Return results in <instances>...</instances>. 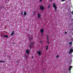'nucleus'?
Returning a JSON list of instances; mask_svg holds the SVG:
<instances>
[{"label":"nucleus","instance_id":"1","mask_svg":"<svg viewBox=\"0 0 73 73\" xmlns=\"http://www.w3.org/2000/svg\"><path fill=\"white\" fill-rule=\"evenodd\" d=\"M53 7H54L55 11H57V6L56 5L55 3L53 4Z\"/></svg>","mask_w":73,"mask_h":73},{"label":"nucleus","instance_id":"2","mask_svg":"<svg viewBox=\"0 0 73 73\" xmlns=\"http://www.w3.org/2000/svg\"><path fill=\"white\" fill-rule=\"evenodd\" d=\"M39 56H41V53H42V52L40 51H39L37 52Z\"/></svg>","mask_w":73,"mask_h":73},{"label":"nucleus","instance_id":"3","mask_svg":"<svg viewBox=\"0 0 73 73\" xmlns=\"http://www.w3.org/2000/svg\"><path fill=\"white\" fill-rule=\"evenodd\" d=\"M72 52H73V48H71L70 50V52H69V54H70L71 53H72Z\"/></svg>","mask_w":73,"mask_h":73},{"label":"nucleus","instance_id":"4","mask_svg":"<svg viewBox=\"0 0 73 73\" xmlns=\"http://www.w3.org/2000/svg\"><path fill=\"white\" fill-rule=\"evenodd\" d=\"M40 8L41 10H44V7L42 6H40Z\"/></svg>","mask_w":73,"mask_h":73},{"label":"nucleus","instance_id":"5","mask_svg":"<svg viewBox=\"0 0 73 73\" xmlns=\"http://www.w3.org/2000/svg\"><path fill=\"white\" fill-rule=\"evenodd\" d=\"M37 15H38V18H40V17H41V15L39 13H38Z\"/></svg>","mask_w":73,"mask_h":73},{"label":"nucleus","instance_id":"6","mask_svg":"<svg viewBox=\"0 0 73 73\" xmlns=\"http://www.w3.org/2000/svg\"><path fill=\"white\" fill-rule=\"evenodd\" d=\"M72 68V66L70 67V68L69 69V73H70V70H71V68Z\"/></svg>","mask_w":73,"mask_h":73},{"label":"nucleus","instance_id":"7","mask_svg":"<svg viewBox=\"0 0 73 73\" xmlns=\"http://www.w3.org/2000/svg\"><path fill=\"white\" fill-rule=\"evenodd\" d=\"M26 53L27 54H28V53H29V50H26Z\"/></svg>","mask_w":73,"mask_h":73},{"label":"nucleus","instance_id":"8","mask_svg":"<svg viewBox=\"0 0 73 73\" xmlns=\"http://www.w3.org/2000/svg\"><path fill=\"white\" fill-rule=\"evenodd\" d=\"M40 32L42 33L44 32V29H42L40 30Z\"/></svg>","mask_w":73,"mask_h":73},{"label":"nucleus","instance_id":"9","mask_svg":"<svg viewBox=\"0 0 73 73\" xmlns=\"http://www.w3.org/2000/svg\"><path fill=\"white\" fill-rule=\"evenodd\" d=\"M33 46V43H31L30 44V47H32V46Z\"/></svg>","mask_w":73,"mask_h":73},{"label":"nucleus","instance_id":"10","mask_svg":"<svg viewBox=\"0 0 73 73\" xmlns=\"http://www.w3.org/2000/svg\"><path fill=\"white\" fill-rule=\"evenodd\" d=\"M24 16H26L27 15V12L25 11H24Z\"/></svg>","mask_w":73,"mask_h":73},{"label":"nucleus","instance_id":"11","mask_svg":"<svg viewBox=\"0 0 73 73\" xmlns=\"http://www.w3.org/2000/svg\"><path fill=\"white\" fill-rule=\"evenodd\" d=\"M13 35H14V32L13 31L12 33L11 34V36H13Z\"/></svg>","mask_w":73,"mask_h":73},{"label":"nucleus","instance_id":"12","mask_svg":"<svg viewBox=\"0 0 73 73\" xmlns=\"http://www.w3.org/2000/svg\"><path fill=\"white\" fill-rule=\"evenodd\" d=\"M3 37H6V38H8V36H7V35L4 36Z\"/></svg>","mask_w":73,"mask_h":73},{"label":"nucleus","instance_id":"13","mask_svg":"<svg viewBox=\"0 0 73 73\" xmlns=\"http://www.w3.org/2000/svg\"><path fill=\"white\" fill-rule=\"evenodd\" d=\"M29 38H30V40L32 39V36L31 35L30 36H29Z\"/></svg>","mask_w":73,"mask_h":73},{"label":"nucleus","instance_id":"14","mask_svg":"<svg viewBox=\"0 0 73 73\" xmlns=\"http://www.w3.org/2000/svg\"><path fill=\"white\" fill-rule=\"evenodd\" d=\"M47 36V38L48 39V35H47L46 36Z\"/></svg>","mask_w":73,"mask_h":73},{"label":"nucleus","instance_id":"15","mask_svg":"<svg viewBox=\"0 0 73 73\" xmlns=\"http://www.w3.org/2000/svg\"><path fill=\"white\" fill-rule=\"evenodd\" d=\"M50 4L49 5H48V9H49V8H50Z\"/></svg>","mask_w":73,"mask_h":73},{"label":"nucleus","instance_id":"16","mask_svg":"<svg viewBox=\"0 0 73 73\" xmlns=\"http://www.w3.org/2000/svg\"><path fill=\"white\" fill-rule=\"evenodd\" d=\"M23 12H21V15L23 16Z\"/></svg>","mask_w":73,"mask_h":73},{"label":"nucleus","instance_id":"17","mask_svg":"<svg viewBox=\"0 0 73 73\" xmlns=\"http://www.w3.org/2000/svg\"><path fill=\"white\" fill-rule=\"evenodd\" d=\"M48 46H46V50H48Z\"/></svg>","mask_w":73,"mask_h":73},{"label":"nucleus","instance_id":"18","mask_svg":"<svg viewBox=\"0 0 73 73\" xmlns=\"http://www.w3.org/2000/svg\"><path fill=\"white\" fill-rule=\"evenodd\" d=\"M44 59H45V57L44 56H43L42 57V60H44Z\"/></svg>","mask_w":73,"mask_h":73},{"label":"nucleus","instance_id":"19","mask_svg":"<svg viewBox=\"0 0 73 73\" xmlns=\"http://www.w3.org/2000/svg\"><path fill=\"white\" fill-rule=\"evenodd\" d=\"M69 44L70 45V44H72V42H70L69 43Z\"/></svg>","mask_w":73,"mask_h":73},{"label":"nucleus","instance_id":"20","mask_svg":"<svg viewBox=\"0 0 73 73\" xmlns=\"http://www.w3.org/2000/svg\"><path fill=\"white\" fill-rule=\"evenodd\" d=\"M71 13H72V14H73V11H72L71 12Z\"/></svg>","mask_w":73,"mask_h":73},{"label":"nucleus","instance_id":"21","mask_svg":"<svg viewBox=\"0 0 73 73\" xmlns=\"http://www.w3.org/2000/svg\"><path fill=\"white\" fill-rule=\"evenodd\" d=\"M33 14L34 15H35V12H33Z\"/></svg>","mask_w":73,"mask_h":73},{"label":"nucleus","instance_id":"22","mask_svg":"<svg viewBox=\"0 0 73 73\" xmlns=\"http://www.w3.org/2000/svg\"><path fill=\"white\" fill-rule=\"evenodd\" d=\"M58 57H59L58 55H57V56H56V57H57V58H58Z\"/></svg>","mask_w":73,"mask_h":73},{"label":"nucleus","instance_id":"23","mask_svg":"<svg viewBox=\"0 0 73 73\" xmlns=\"http://www.w3.org/2000/svg\"><path fill=\"white\" fill-rule=\"evenodd\" d=\"M32 58H33V56H32L31 57Z\"/></svg>","mask_w":73,"mask_h":73},{"label":"nucleus","instance_id":"24","mask_svg":"<svg viewBox=\"0 0 73 73\" xmlns=\"http://www.w3.org/2000/svg\"><path fill=\"white\" fill-rule=\"evenodd\" d=\"M0 62H3V61H1V60H0Z\"/></svg>","mask_w":73,"mask_h":73},{"label":"nucleus","instance_id":"25","mask_svg":"<svg viewBox=\"0 0 73 73\" xmlns=\"http://www.w3.org/2000/svg\"><path fill=\"white\" fill-rule=\"evenodd\" d=\"M42 0H40V2H41V1H42Z\"/></svg>","mask_w":73,"mask_h":73},{"label":"nucleus","instance_id":"26","mask_svg":"<svg viewBox=\"0 0 73 73\" xmlns=\"http://www.w3.org/2000/svg\"><path fill=\"white\" fill-rule=\"evenodd\" d=\"M2 62H5V61H2Z\"/></svg>","mask_w":73,"mask_h":73},{"label":"nucleus","instance_id":"27","mask_svg":"<svg viewBox=\"0 0 73 73\" xmlns=\"http://www.w3.org/2000/svg\"><path fill=\"white\" fill-rule=\"evenodd\" d=\"M67 33V32H65V34H66Z\"/></svg>","mask_w":73,"mask_h":73},{"label":"nucleus","instance_id":"28","mask_svg":"<svg viewBox=\"0 0 73 73\" xmlns=\"http://www.w3.org/2000/svg\"><path fill=\"white\" fill-rule=\"evenodd\" d=\"M65 0H62V1H64Z\"/></svg>","mask_w":73,"mask_h":73},{"label":"nucleus","instance_id":"29","mask_svg":"<svg viewBox=\"0 0 73 73\" xmlns=\"http://www.w3.org/2000/svg\"><path fill=\"white\" fill-rule=\"evenodd\" d=\"M50 1H52V0H50Z\"/></svg>","mask_w":73,"mask_h":73},{"label":"nucleus","instance_id":"30","mask_svg":"<svg viewBox=\"0 0 73 73\" xmlns=\"http://www.w3.org/2000/svg\"><path fill=\"white\" fill-rule=\"evenodd\" d=\"M40 42H41V43L42 42V41H41Z\"/></svg>","mask_w":73,"mask_h":73},{"label":"nucleus","instance_id":"31","mask_svg":"<svg viewBox=\"0 0 73 73\" xmlns=\"http://www.w3.org/2000/svg\"><path fill=\"white\" fill-rule=\"evenodd\" d=\"M72 39H73V38H72Z\"/></svg>","mask_w":73,"mask_h":73}]
</instances>
